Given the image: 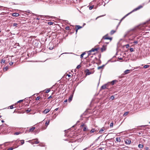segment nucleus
<instances>
[{"label": "nucleus", "mask_w": 150, "mask_h": 150, "mask_svg": "<svg viewBox=\"0 0 150 150\" xmlns=\"http://www.w3.org/2000/svg\"><path fill=\"white\" fill-rule=\"evenodd\" d=\"M108 34H106V35H105V36H104L103 37V39H105V40H110V41L109 42H110L112 40V38L108 37Z\"/></svg>", "instance_id": "1"}, {"label": "nucleus", "mask_w": 150, "mask_h": 150, "mask_svg": "<svg viewBox=\"0 0 150 150\" xmlns=\"http://www.w3.org/2000/svg\"><path fill=\"white\" fill-rule=\"evenodd\" d=\"M108 84H106L103 85L101 87V89H104L106 88L108 89Z\"/></svg>", "instance_id": "2"}, {"label": "nucleus", "mask_w": 150, "mask_h": 150, "mask_svg": "<svg viewBox=\"0 0 150 150\" xmlns=\"http://www.w3.org/2000/svg\"><path fill=\"white\" fill-rule=\"evenodd\" d=\"M142 7H143L141 5H140L139 6H138L137 7V8L134 9L132 11H136L138 10H139V9H140L141 8H142Z\"/></svg>", "instance_id": "3"}, {"label": "nucleus", "mask_w": 150, "mask_h": 150, "mask_svg": "<svg viewBox=\"0 0 150 150\" xmlns=\"http://www.w3.org/2000/svg\"><path fill=\"white\" fill-rule=\"evenodd\" d=\"M125 143L126 144H130L131 143V140L129 139H127L125 141Z\"/></svg>", "instance_id": "4"}, {"label": "nucleus", "mask_w": 150, "mask_h": 150, "mask_svg": "<svg viewBox=\"0 0 150 150\" xmlns=\"http://www.w3.org/2000/svg\"><path fill=\"white\" fill-rule=\"evenodd\" d=\"M98 50V48H92L91 50H90L88 52H94L95 51H97Z\"/></svg>", "instance_id": "5"}, {"label": "nucleus", "mask_w": 150, "mask_h": 150, "mask_svg": "<svg viewBox=\"0 0 150 150\" xmlns=\"http://www.w3.org/2000/svg\"><path fill=\"white\" fill-rule=\"evenodd\" d=\"M106 46L104 45H103L102 47L101 48V50L102 52L105 51L106 50Z\"/></svg>", "instance_id": "6"}, {"label": "nucleus", "mask_w": 150, "mask_h": 150, "mask_svg": "<svg viewBox=\"0 0 150 150\" xmlns=\"http://www.w3.org/2000/svg\"><path fill=\"white\" fill-rule=\"evenodd\" d=\"M82 28V27L80 26L79 25H76V33H77L78 30L81 28Z\"/></svg>", "instance_id": "7"}, {"label": "nucleus", "mask_w": 150, "mask_h": 150, "mask_svg": "<svg viewBox=\"0 0 150 150\" xmlns=\"http://www.w3.org/2000/svg\"><path fill=\"white\" fill-rule=\"evenodd\" d=\"M50 110L49 109H46L43 112L45 114H46L49 112L50 111Z\"/></svg>", "instance_id": "8"}, {"label": "nucleus", "mask_w": 150, "mask_h": 150, "mask_svg": "<svg viewBox=\"0 0 150 150\" xmlns=\"http://www.w3.org/2000/svg\"><path fill=\"white\" fill-rule=\"evenodd\" d=\"M35 127H33L32 128H30L29 129V132H32L35 129Z\"/></svg>", "instance_id": "9"}, {"label": "nucleus", "mask_w": 150, "mask_h": 150, "mask_svg": "<svg viewBox=\"0 0 150 150\" xmlns=\"http://www.w3.org/2000/svg\"><path fill=\"white\" fill-rule=\"evenodd\" d=\"M129 14V13L127 14V15H126L125 16H124V17H123L120 20V22H119V25H120V23H121L122 21Z\"/></svg>", "instance_id": "10"}, {"label": "nucleus", "mask_w": 150, "mask_h": 150, "mask_svg": "<svg viewBox=\"0 0 150 150\" xmlns=\"http://www.w3.org/2000/svg\"><path fill=\"white\" fill-rule=\"evenodd\" d=\"M12 15L13 16H19V14L18 13H13Z\"/></svg>", "instance_id": "11"}, {"label": "nucleus", "mask_w": 150, "mask_h": 150, "mask_svg": "<svg viewBox=\"0 0 150 150\" xmlns=\"http://www.w3.org/2000/svg\"><path fill=\"white\" fill-rule=\"evenodd\" d=\"M49 123H50V120H49L48 121L46 122L45 123V125L46 126V127H47V126L49 125ZM46 128V127H45V129Z\"/></svg>", "instance_id": "12"}, {"label": "nucleus", "mask_w": 150, "mask_h": 150, "mask_svg": "<svg viewBox=\"0 0 150 150\" xmlns=\"http://www.w3.org/2000/svg\"><path fill=\"white\" fill-rule=\"evenodd\" d=\"M96 130L94 129H92L90 131V133H92L96 131Z\"/></svg>", "instance_id": "13"}, {"label": "nucleus", "mask_w": 150, "mask_h": 150, "mask_svg": "<svg viewBox=\"0 0 150 150\" xmlns=\"http://www.w3.org/2000/svg\"><path fill=\"white\" fill-rule=\"evenodd\" d=\"M117 82V81L116 80H114L111 82L110 83H111L112 85H113L115 82Z\"/></svg>", "instance_id": "14"}, {"label": "nucleus", "mask_w": 150, "mask_h": 150, "mask_svg": "<svg viewBox=\"0 0 150 150\" xmlns=\"http://www.w3.org/2000/svg\"><path fill=\"white\" fill-rule=\"evenodd\" d=\"M116 32V30H112L110 32V34L111 35L113 34Z\"/></svg>", "instance_id": "15"}, {"label": "nucleus", "mask_w": 150, "mask_h": 150, "mask_svg": "<svg viewBox=\"0 0 150 150\" xmlns=\"http://www.w3.org/2000/svg\"><path fill=\"white\" fill-rule=\"evenodd\" d=\"M116 140L117 142H120V137H117L116 138Z\"/></svg>", "instance_id": "16"}, {"label": "nucleus", "mask_w": 150, "mask_h": 150, "mask_svg": "<svg viewBox=\"0 0 150 150\" xmlns=\"http://www.w3.org/2000/svg\"><path fill=\"white\" fill-rule=\"evenodd\" d=\"M104 66H105V65H103L99 67H98V69H103V67H104Z\"/></svg>", "instance_id": "17"}, {"label": "nucleus", "mask_w": 150, "mask_h": 150, "mask_svg": "<svg viewBox=\"0 0 150 150\" xmlns=\"http://www.w3.org/2000/svg\"><path fill=\"white\" fill-rule=\"evenodd\" d=\"M72 96H70V97L68 99V101L69 102H70L71 101V100H72Z\"/></svg>", "instance_id": "18"}, {"label": "nucleus", "mask_w": 150, "mask_h": 150, "mask_svg": "<svg viewBox=\"0 0 150 150\" xmlns=\"http://www.w3.org/2000/svg\"><path fill=\"white\" fill-rule=\"evenodd\" d=\"M129 71H130V70H126L124 71V73L125 74H127L129 72Z\"/></svg>", "instance_id": "19"}, {"label": "nucleus", "mask_w": 150, "mask_h": 150, "mask_svg": "<svg viewBox=\"0 0 150 150\" xmlns=\"http://www.w3.org/2000/svg\"><path fill=\"white\" fill-rule=\"evenodd\" d=\"M5 59H2L1 60V64L4 63L5 62Z\"/></svg>", "instance_id": "20"}, {"label": "nucleus", "mask_w": 150, "mask_h": 150, "mask_svg": "<svg viewBox=\"0 0 150 150\" xmlns=\"http://www.w3.org/2000/svg\"><path fill=\"white\" fill-rule=\"evenodd\" d=\"M104 130L103 129H101L99 131V133L100 134L102 133L103 132Z\"/></svg>", "instance_id": "21"}, {"label": "nucleus", "mask_w": 150, "mask_h": 150, "mask_svg": "<svg viewBox=\"0 0 150 150\" xmlns=\"http://www.w3.org/2000/svg\"><path fill=\"white\" fill-rule=\"evenodd\" d=\"M138 147L139 148H142L143 147V145L142 144H139L138 145Z\"/></svg>", "instance_id": "22"}, {"label": "nucleus", "mask_w": 150, "mask_h": 150, "mask_svg": "<svg viewBox=\"0 0 150 150\" xmlns=\"http://www.w3.org/2000/svg\"><path fill=\"white\" fill-rule=\"evenodd\" d=\"M31 111V109L28 108L27 110H26V111L27 112V113H28Z\"/></svg>", "instance_id": "23"}, {"label": "nucleus", "mask_w": 150, "mask_h": 150, "mask_svg": "<svg viewBox=\"0 0 150 150\" xmlns=\"http://www.w3.org/2000/svg\"><path fill=\"white\" fill-rule=\"evenodd\" d=\"M21 132H17L14 133V134L15 135H18L20 134Z\"/></svg>", "instance_id": "24"}, {"label": "nucleus", "mask_w": 150, "mask_h": 150, "mask_svg": "<svg viewBox=\"0 0 150 150\" xmlns=\"http://www.w3.org/2000/svg\"><path fill=\"white\" fill-rule=\"evenodd\" d=\"M85 54V52L83 53L81 55V58H82L83 57V56Z\"/></svg>", "instance_id": "25"}, {"label": "nucleus", "mask_w": 150, "mask_h": 150, "mask_svg": "<svg viewBox=\"0 0 150 150\" xmlns=\"http://www.w3.org/2000/svg\"><path fill=\"white\" fill-rule=\"evenodd\" d=\"M14 149V148L13 147H10L9 148H8L7 149V150H12Z\"/></svg>", "instance_id": "26"}, {"label": "nucleus", "mask_w": 150, "mask_h": 150, "mask_svg": "<svg viewBox=\"0 0 150 150\" xmlns=\"http://www.w3.org/2000/svg\"><path fill=\"white\" fill-rule=\"evenodd\" d=\"M93 7H94V6L93 5L92 6H90L89 7V10H91L93 8Z\"/></svg>", "instance_id": "27"}, {"label": "nucleus", "mask_w": 150, "mask_h": 150, "mask_svg": "<svg viewBox=\"0 0 150 150\" xmlns=\"http://www.w3.org/2000/svg\"><path fill=\"white\" fill-rule=\"evenodd\" d=\"M18 25V24L16 23H13V26L17 27Z\"/></svg>", "instance_id": "28"}, {"label": "nucleus", "mask_w": 150, "mask_h": 150, "mask_svg": "<svg viewBox=\"0 0 150 150\" xmlns=\"http://www.w3.org/2000/svg\"><path fill=\"white\" fill-rule=\"evenodd\" d=\"M20 141L21 142V145H22L24 144V140H21Z\"/></svg>", "instance_id": "29"}, {"label": "nucleus", "mask_w": 150, "mask_h": 150, "mask_svg": "<svg viewBox=\"0 0 150 150\" xmlns=\"http://www.w3.org/2000/svg\"><path fill=\"white\" fill-rule=\"evenodd\" d=\"M128 114V112H125L123 115L124 116H126Z\"/></svg>", "instance_id": "30"}, {"label": "nucleus", "mask_w": 150, "mask_h": 150, "mask_svg": "<svg viewBox=\"0 0 150 150\" xmlns=\"http://www.w3.org/2000/svg\"><path fill=\"white\" fill-rule=\"evenodd\" d=\"M149 65H145L144 66V68L146 69V68H147L149 67Z\"/></svg>", "instance_id": "31"}, {"label": "nucleus", "mask_w": 150, "mask_h": 150, "mask_svg": "<svg viewBox=\"0 0 150 150\" xmlns=\"http://www.w3.org/2000/svg\"><path fill=\"white\" fill-rule=\"evenodd\" d=\"M114 98H115L114 96H110V99H112V100H113V99H114Z\"/></svg>", "instance_id": "32"}, {"label": "nucleus", "mask_w": 150, "mask_h": 150, "mask_svg": "<svg viewBox=\"0 0 150 150\" xmlns=\"http://www.w3.org/2000/svg\"><path fill=\"white\" fill-rule=\"evenodd\" d=\"M83 130L84 131H85L86 130V126L84 127L83 128Z\"/></svg>", "instance_id": "33"}, {"label": "nucleus", "mask_w": 150, "mask_h": 150, "mask_svg": "<svg viewBox=\"0 0 150 150\" xmlns=\"http://www.w3.org/2000/svg\"><path fill=\"white\" fill-rule=\"evenodd\" d=\"M129 50L131 52H132L134 51L133 48H131L129 49Z\"/></svg>", "instance_id": "34"}, {"label": "nucleus", "mask_w": 150, "mask_h": 150, "mask_svg": "<svg viewBox=\"0 0 150 150\" xmlns=\"http://www.w3.org/2000/svg\"><path fill=\"white\" fill-rule=\"evenodd\" d=\"M53 23H54L52 22H48V24L49 25H52Z\"/></svg>", "instance_id": "35"}, {"label": "nucleus", "mask_w": 150, "mask_h": 150, "mask_svg": "<svg viewBox=\"0 0 150 150\" xmlns=\"http://www.w3.org/2000/svg\"><path fill=\"white\" fill-rule=\"evenodd\" d=\"M50 91V89H47L46 90V93H49Z\"/></svg>", "instance_id": "36"}, {"label": "nucleus", "mask_w": 150, "mask_h": 150, "mask_svg": "<svg viewBox=\"0 0 150 150\" xmlns=\"http://www.w3.org/2000/svg\"><path fill=\"white\" fill-rule=\"evenodd\" d=\"M65 29L66 30H69L70 29V27L69 26H67L65 28Z\"/></svg>", "instance_id": "37"}, {"label": "nucleus", "mask_w": 150, "mask_h": 150, "mask_svg": "<svg viewBox=\"0 0 150 150\" xmlns=\"http://www.w3.org/2000/svg\"><path fill=\"white\" fill-rule=\"evenodd\" d=\"M113 122H112L110 124V127H113Z\"/></svg>", "instance_id": "38"}, {"label": "nucleus", "mask_w": 150, "mask_h": 150, "mask_svg": "<svg viewBox=\"0 0 150 150\" xmlns=\"http://www.w3.org/2000/svg\"><path fill=\"white\" fill-rule=\"evenodd\" d=\"M81 67V65H79L77 66L76 68L77 69H79Z\"/></svg>", "instance_id": "39"}, {"label": "nucleus", "mask_w": 150, "mask_h": 150, "mask_svg": "<svg viewBox=\"0 0 150 150\" xmlns=\"http://www.w3.org/2000/svg\"><path fill=\"white\" fill-rule=\"evenodd\" d=\"M40 98V97L39 96H38L36 98V100H39Z\"/></svg>", "instance_id": "40"}, {"label": "nucleus", "mask_w": 150, "mask_h": 150, "mask_svg": "<svg viewBox=\"0 0 150 150\" xmlns=\"http://www.w3.org/2000/svg\"><path fill=\"white\" fill-rule=\"evenodd\" d=\"M10 108L11 109H12L13 108V105H11L9 106Z\"/></svg>", "instance_id": "41"}, {"label": "nucleus", "mask_w": 150, "mask_h": 150, "mask_svg": "<svg viewBox=\"0 0 150 150\" xmlns=\"http://www.w3.org/2000/svg\"><path fill=\"white\" fill-rule=\"evenodd\" d=\"M8 67H5L4 69V70H5V71H7V70H8Z\"/></svg>", "instance_id": "42"}, {"label": "nucleus", "mask_w": 150, "mask_h": 150, "mask_svg": "<svg viewBox=\"0 0 150 150\" xmlns=\"http://www.w3.org/2000/svg\"><path fill=\"white\" fill-rule=\"evenodd\" d=\"M125 46L126 48H128L129 47V44H127V45H125Z\"/></svg>", "instance_id": "43"}, {"label": "nucleus", "mask_w": 150, "mask_h": 150, "mask_svg": "<svg viewBox=\"0 0 150 150\" xmlns=\"http://www.w3.org/2000/svg\"><path fill=\"white\" fill-rule=\"evenodd\" d=\"M91 146V145L89 147L86 148L84 149H83V150H86L88 148H90Z\"/></svg>", "instance_id": "44"}, {"label": "nucleus", "mask_w": 150, "mask_h": 150, "mask_svg": "<svg viewBox=\"0 0 150 150\" xmlns=\"http://www.w3.org/2000/svg\"><path fill=\"white\" fill-rule=\"evenodd\" d=\"M91 74V73L89 72H87L86 73V74L88 75H89Z\"/></svg>", "instance_id": "45"}, {"label": "nucleus", "mask_w": 150, "mask_h": 150, "mask_svg": "<svg viewBox=\"0 0 150 150\" xmlns=\"http://www.w3.org/2000/svg\"><path fill=\"white\" fill-rule=\"evenodd\" d=\"M81 126L82 127H85L86 126L84 124H83L82 125H81Z\"/></svg>", "instance_id": "46"}, {"label": "nucleus", "mask_w": 150, "mask_h": 150, "mask_svg": "<svg viewBox=\"0 0 150 150\" xmlns=\"http://www.w3.org/2000/svg\"><path fill=\"white\" fill-rule=\"evenodd\" d=\"M23 100H20L18 101L17 102L18 103H20L21 102H22L23 101Z\"/></svg>", "instance_id": "47"}, {"label": "nucleus", "mask_w": 150, "mask_h": 150, "mask_svg": "<svg viewBox=\"0 0 150 150\" xmlns=\"http://www.w3.org/2000/svg\"><path fill=\"white\" fill-rule=\"evenodd\" d=\"M103 16H98V17H97L96 18V20H97V19L98 18H99V17H101Z\"/></svg>", "instance_id": "48"}, {"label": "nucleus", "mask_w": 150, "mask_h": 150, "mask_svg": "<svg viewBox=\"0 0 150 150\" xmlns=\"http://www.w3.org/2000/svg\"><path fill=\"white\" fill-rule=\"evenodd\" d=\"M13 64V62H11L9 63V64L10 65H12Z\"/></svg>", "instance_id": "49"}, {"label": "nucleus", "mask_w": 150, "mask_h": 150, "mask_svg": "<svg viewBox=\"0 0 150 150\" xmlns=\"http://www.w3.org/2000/svg\"><path fill=\"white\" fill-rule=\"evenodd\" d=\"M134 44H137V43H138V42L137 41H134V42H133Z\"/></svg>", "instance_id": "50"}, {"label": "nucleus", "mask_w": 150, "mask_h": 150, "mask_svg": "<svg viewBox=\"0 0 150 150\" xmlns=\"http://www.w3.org/2000/svg\"><path fill=\"white\" fill-rule=\"evenodd\" d=\"M35 143L36 144H38L39 143V142L38 141H36L35 142Z\"/></svg>", "instance_id": "51"}, {"label": "nucleus", "mask_w": 150, "mask_h": 150, "mask_svg": "<svg viewBox=\"0 0 150 150\" xmlns=\"http://www.w3.org/2000/svg\"><path fill=\"white\" fill-rule=\"evenodd\" d=\"M53 49V47H50L49 48V49L50 50H52Z\"/></svg>", "instance_id": "52"}, {"label": "nucleus", "mask_w": 150, "mask_h": 150, "mask_svg": "<svg viewBox=\"0 0 150 150\" xmlns=\"http://www.w3.org/2000/svg\"><path fill=\"white\" fill-rule=\"evenodd\" d=\"M58 109V108H57L56 109H55L54 110V111H57Z\"/></svg>", "instance_id": "53"}, {"label": "nucleus", "mask_w": 150, "mask_h": 150, "mask_svg": "<svg viewBox=\"0 0 150 150\" xmlns=\"http://www.w3.org/2000/svg\"><path fill=\"white\" fill-rule=\"evenodd\" d=\"M52 97L51 96H50L48 98V99H50L51 98H52Z\"/></svg>", "instance_id": "54"}, {"label": "nucleus", "mask_w": 150, "mask_h": 150, "mask_svg": "<svg viewBox=\"0 0 150 150\" xmlns=\"http://www.w3.org/2000/svg\"><path fill=\"white\" fill-rule=\"evenodd\" d=\"M147 126L146 125H142V126H140V127H144L146 126Z\"/></svg>", "instance_id": "55"}, {"label": "nucleus", "mask_w": 150, "mask_h": 150, "mask_svg": "<svg viewBox=\"0 0 150 150\" xmlns=\"http://www.w3.org/2000/svg\"><path fill=\"white\" fill-rule=\"evenodd\" d=\"M67 101V99H66L65 100H64V102H66Z\"/></svg>", "instance_id": "56"}, {"label": "nucleus", "mask_w": 150, "mask_h": 150, "mask_svg": "<svg viewBox=\"0 0 150 150\" xmlns=\"http://www.w3.org/2000/svg\"><path fill=\"white\" fill-rule=\"evenodd\" d=\"M146 150H149V148L148 147H146Z\"/></svg>", "instance_id": "57"}, {"label": "nucleus", "mask_w": 150, "mask_h": 150, "mask_svg": "<svg viewBox=\"0 0 150 150\" xmlns=\"http://www.w3.org/2000/svg\"><path fill=\"white\" fill-rule=\"evenodd\" d=\"M67 76H68V77H70L71 76V75L69 74H68Z\"/></svg>", "instance_id": "58"}, {"label": "nucleus", "mask_w": 150, "mask_h": 150, "mask_svg": "<svg viewBox=\"0 0 150 150\" xmlns=\"http://www.w3.org/2000/svg\"><path fill=\"white\" fill-rule=\"evenodd\" d=\"M119 59H120V60H122V58H119Z\"/></svg>", "instance_id": "59"}, {"label": "nucleus", "mask_w": 150, "mask_h": 150, "mask_svg": "<svg viewBox=\"0 0 150 150\" xmlns=\"http://www.w3.org/2000/svg\"><path fill=\"white\" fill-rule=\"evenodd\" d=\"M1 122H4V121L3 120H2L1 121Z\"/></svg>", "instance_id": "60"}, {"label": "nucleus", "mask_w": 150, "mask_h": 150, "mask_svg": "<svg viewBox=\"0 0 150 150\" xmlns=\"http://www.w3.org/2000/svg\"><path fill=\"white\" fill-rule=\"evenodd\" d=\"M105 42L106 43H107V44H108V43H109V42Z\"/></svg>", "instance_id": "61"}, {"label": "nucleus", "mask_w": 150, "mask_h": 150, "mask_svg": "<svg viewBox=\"0 0 150 150\" xmlns=\"http://www.w3.org/2000/svg\"><path fill=\"white\" fill-rule=\"evenodd\" d=\"M139 134H141V133L140 132H139Z\"/></svg>", "instance_id": "62"}, {"label": "nucleus", "mask_w": 150, "mask_h": 150, "mask_svg": "<svg viewBox=\"0 0 150 150\" xmlns=\"http://www.w3.org/2000/svg\"><path fill=\"white\" fill-rule=\"evenodd\" d=\"M37 20H39V18H37Z\"/></svg>", "instance_id": "63"}, {"label": "nucleus", "mask_w": 150, "mask_h": 150, "mask_svg": "<svg viewBox=\"0 0 150 150\" xmlns=\"http://www.w3.org/2000/svg\"><path fill=\"white\" fill-rule=\"evenodd\" d=\"M147 128L149 129V127H147Z\"/></svg>", "instance_id": "64"}]
</instances>
